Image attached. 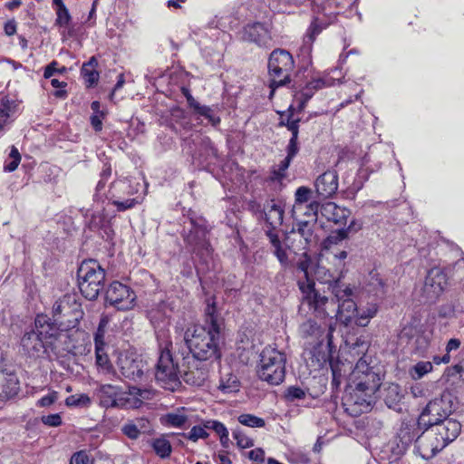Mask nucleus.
<instances>
[{
  "instance_id": "603ef678",
  "label": "nucleus",
  "mask_w": 464,
  "mask_h": 464,
  "mask_svg": "<svg viewBox=\"0 0 464 464\" xmlns=\"http://www.w3.org/2000/svg\"><path fill=\"white\" fill-rule=\"evenodd\" d=\"M316 19L313 21L311 24L308 32L304 37V44L311 45L313 42L315 40V37L322 32V27H320L317 23Z\"/></svg>"
},
{
  "instance_id": "5fc2aeb1",
  "label": "nucleus",
  "mask_w": 464,
  "mask_h": 464,
  "mask_svg": "<svg viewBox=\"0 0 464 464\" xmlns=\"http://www.w3.org/2000/svg\"><path fill=\"white\" fill-rule=\"evenodd\" d=\"M122 433L130 440H137L140 433L131 420H129L121 427Z\"/></svg>"
},
{
  "instance_id": "393cba45",
  "label": "nucleus",
  "mask_w": 464,
  "mask_h": 464,
  "mask_svg": "<svg viewBox=\"0 0 464 464\" xmlns=\"http://www.w3.org/2000/svg\"><path fill=\"white\" fill-rule=\"evenodd\" d=\"M218 350H181L182 367L194 366L206 367V362L210 359Z\"/></svg>"
},
{
  "instance_id": "052dcab7",
  "label": "nucleus",
  "mask_w": 464,
  "mask_h": 464,
  "mask_svg": "<svg viewBox=\"0 0 464 464\" xmlns=\"http://www.w3.org/2000/svg\"><path fill=\"white\" fill-rule=\"evenodd\" d=\"M58 399V392H52L46 396H44L37 401V405L40 407H47L52 405Z\"/></svg>"
},
{
  "instance_id": "680f3d73",
  "label": "nucleus",
  "mask_w": 464,
  "mask_h": 464,
  "mask_svg": "<svg viewBox=\"0 0 464 464\" xmlns=\"http://www.w3.org/2000/svg\"><path fill=\"white\" fill-rule=\"evenodd\" d=\"M10 107L5 102H0V131L9 118Z\"/></svg>"
},
{
  "instance_id": "dca6fc26",
  "label": "nucleus",
  "mask_w": 464,
  "mask_h": 464,
  "mask_svg": "<svg viewBox=\"0 0 464 464\" xmlns=\"http://www.w3.org/2000/svg\"><path fill=\"white\" fill-rule=\"evenodd\" d=\"M415 447L422 459H430L446 446L437 435L431 426L419 435L415 440Z\"/></svg>"
},
{
  "instance_id": "7ed1b4c3",
  "label": "nucleus",
  "mask_w": 464,
  "mask_h": 464,
  "mask_svg": "<svg viewBox=\"0 0 464 464\" xmlns=\"http://www.w3.org/2000/svg\"><path fill=\"white\" fill-rule=\"evenodd\" d=\"M324 269L321 266L317 267L315 272L318 276L317 278L324 280V283L329 285V288L337 302L338 314L336 318L343 324L348 325L353 318L357 319V314L359 313V308L352 298L353 290L350 285H346L340 281L341 276L334 278L329 275L327 278L320 277V274Z\"/></svg>"
},
{
  "instance_id": "ea45409f",
  "label": "nucleus",
  "mask_w": 464,
  "mask_h": 464,
  "mask_svg": "<svg viewBox=\"0 0 464 464\" xmlns=\"http://www.w3.org/2000/svg\"><path fill=\"white\" fill-rule=\"evenodd\" d=\"M164 421L167 425L175 427V428H182L188 421V416L181 413L179 410L176 412H170L164 416Z\"/></svg>"
},
{
  "instance_id": "bb28decb",
  "label": "nucleus",
  "mask_w": 464,
  "mask_h": 464,
  "mask_svg": "<svg viewBox=\"0 0 464 464\" xmlns=\"http://www.w3.org/2000/svg\"><path fill=\"white\" fill-rule=\"evenodd\" d=\"M263 213L268 229L275 231V229L283 224L285 211L275 199H271L266 203Z\"/></svg>"
},
{
  "instance_id": "49530a36",
  "label": "nucleus",
  "mask_w": 464,
  "mask_h": 464,
  "mask_svg": "<svg viewBox=\"0 0 464 464\" xmlns=\"http://www.w3.org/2000/svg\"><path fill=\"white\" fill-rule=\"evenodd\" d=\"M401 397L399 385L392 383L386 389L385 401L389 407L400 401Z\"/></svg>"
},
{
  "instance_id": "09e8293b",
  "label": "nucleus",
  "mask_w": 464,
  "mask_h": 464,
  "mask_svg": "<svg viewBox=\"0 0 464 464\" xmlns=\"http://www.w3.org/2000/svg\"><path fill=\"white\" fill-rule=\"evenodd\" d=\"M81 72L85 82L88 83V86H92L97 83L99 80V72L95 69H88L87 66H82Z\"/></svg>"
},
{
  "instance_id": "c85d7f7f",
  "label": "nucleus",
  "mask_w": 464,
  "mask_h": 464,
  "mask_svg": "<svg viewBox=\"0 0 464 464\" xmlns=\"http://www.w3.org/2000/svg\"><path fill=\"white\" fill-rule=\"evenodd\" d=\"M5 376L0 381V397L2 399H11L16 396L20 391V382L14 370L5 372Z\"/></svg>"
},
{
  "instance_id": "0eeeda50",
  "label": "nucleus",
  "mask_w": 464,
  "mask_h": 464,
  "mask_svg": "<svg viewBox=\"0 0 464 464\" xmlns=\"http://www.w3.org/2000/svg\"><path fill=\"white\" fill-rule=\"evenodd\" d=\"M62 336L67 337V334L59 333L47 315L38 314L34 320V328L24 334L21 345L23 348H48Z\"/></svg>"
},
{
  "instance_id": "4d7b16f0",
  "label": "nucleus",
  "mask_w": 464,
  "mask_h": 464,
  "mask_svg": "<svg viewBox=\"0 0 464 464\" xmlns=\"http://www.w3.org/2000/svg\"><path fill=\"white\" fill-rule=\"evenodd\" d=\"M131 421L137 427V430L140 434L150 433L151 431V426L148 419L137 418Z\"/></svg>"
},
{
  "instance_id": "c756f323",
  "label": "nucleus",
  "mask_w": 464,
  "mask_h": 464,
  "mask_svg": "<svg viewBox=\"0 0 464 464\" xmlns=\"http://www.w3.org/2000/svg\"><path fill=\"white\" fill-rule=\"evenodd\" d=\"M121 389L119 387L104 384L98 392L100 405L105 408H116Z\"/></svg>"
},
{
  "instance_id": "4be33fe9",
  "label": "nucleus",
  "mask_w": 464,
  "mask_h": 464,
  "mask_svg": "<svg viewBox=\"0 0 464 464\" xmlns=\"http://www.w3.org/2000/svg\"><path fill=\"white\" fill-rule=\"evenodd\" d=\"M431 427L445 446L455 440L461 431V424L454 419H446Z\"/></svg>"
},
{
  "instance_id": "37998d69",
  "label": "nucleus",
  "mask_w": 464,
  "mask_h": 464,
  "mask_svg": "<svg viewBox=\"0 0 464 464\" xmlns=\"http://www.w3.org/2000/svg\"><path fill=\"white\" fill-rule=\"evenodd\" d=\"M237 420L242 425L251 428H263L266 425L264 419L249 413L239 415Z\"/></svg>"
},
{
  "instance_id": "13d9d810",
  "label": "nucleus",
  "mask_w": 464,
  "mask_h": 464,
  "mask_svg": "<svg viewBox=\"0 0 464 464\" xmlns=\"http://www.w3.org/2000/svg\"><path fill=\"white\" fill-rule=\"evenodd\" d=\"M305 397V392L303 389L296 386H290L286 391V398L289 401L301 400Z\"/></svg>"
},
{
  "instance_id": "a878e982",
  "label": "nucleus",
  "mask_w": 464,
  "mask_h": 464,
  "mask_svg": "<svg viewBox=\"0 0 464 464\" xmlns=\"http://www.w3.org/2000/svg\"><path fill=\"white\" fill-rule=\"evenodd\" d=\"M321 214L328 221H332L335 225H343L347 223V219L351 215V211L336 205L334 202H326L321 206Z\"/></svg>"
},
{
  "instance_id": "79ce46f5",
  "label": "nucleus",
  "mask_w": 464,
  "mask_h": 464,
  "mask_svg": "<svg viewBox=\"0 0 464 464\" xmlns=\"http://www.w3.org/2000/svg\"><path fill=\"white\" fill-rule=\"evenodd\" d=\"M239 382L237 376L229 373L226 378H221L219 383V390L225 393H230L238 391Z\"/></svg>"
},
{
  "instance_id": "a19ab883",
  "label": "nucleus",
  "mask_w": 464,
  "mask_h": 464,
  "mask_svg": "<svg viewBox=\"0 0 464 464\" xmlns=\"http://www.w3.org/2000/svg\"><path fill=\"white\" fill-rule=\"evenodd\" d=\"M185 437L193 442H197L200 439H208L209 437V433L208 432V428L205 427V420H203L199 425L193 426L188 434H185Z\"/></svg>"
},
{
  "instance_id": "f8f14e48",
  "label": "nucleus",
  "mask_w": 464,
  "mask_h": 464,
  "mask_svg": "<svg viewBox=\"0 0 464 464\" xmlns=\"http://www.w3.org/2000/svg\"><path fill=\"white\" fill-rule=\"evenodd\" d=\"M452 412V401L450 396L442 395L431 400L422 411L419 424L433 426L446 419Z\"/></svg>"
},
{
  "instance_id": "6e6d98bb",
  "label": "nucleus",
  "mask_w": 464,
  "mask_h": 464,
  "mask_svg": "<svg viewBox=\"0 0 464 464\" xmlns=\"http://www.w3.org/2000/svg\"><path fill=\"white\" fill-rule=\"evenodd\" d=\"M56 24L59 26H67L71 21V14L67 9V7H63L62 9L56 10Z\"/></svg>"
},
{
  "instance_id": "2f4dec72",
  "label": "nucleus",
  "mask_w": 464,
  "mask_h": 464,
  "mask_svg": "<svg viewBox=\"0 0 464 464\" xmlns=\"http://www.w3.org/2000/svg\"><path fill=\"white\" fill-rule=\"evenodd\" d=\"M312 189L307 187H299L295 193V204L292 208V215L301 214L304 205L309 202L312 196Z\"/></svg>"
},
{
  "instance_id": "4468645a",
  "label": "nucleus",
  "mask_w": 464,
  "mask_h": 464,
  "mask_svg": "<svg viewBox=\"0 0 464 464\" xmlns=\"http://www.w3.org/2000/svg\"><path fill=\"white\" fill-rule=\"evenodd\" d=\"M135 293L121 282H112L105 292V301L118 310H129L133 307Z\"/></svg>"
},
{
  "instance_id": "c03bdc74",
  "label": "nucleus",
  "mask_w": 464,
  "mask_h": 464,
  "mask_svg": "<svg viewBox=\"0 0 464 464\" xmlns=\"http://www.w3.org/2000/svg\"><path fill=\"white\" fill-rule=\"evenodd\" d=\"M91 403V398L85 393L73 394L65 400V404L68 407H89Z\"/></svg>"
},
{
  "instance_id": "72a5a7b5",
  "label": "nucleus",
  "mask_w": 464,
  "mask_h": 464,
  "mask_svg": "<svg viewBox=\"0 0 464 464\" xmlns=\"http://www.w3.org/2000/svg\"><path fill=\"white\" fill-rule=\"evenodd\" d=\"M150 444L155 453L161 459L169 458L172 452V446L164 436L152 439Z\"/></svg>"
},
{
  "instance_id": "c9c22d12",
  "label": "nucleus",
  "mask_w": 464,
  "mask_h": 464,
  "mask_svg": "<svg viewBox=\"0 0 464 464\" xmlns=\"http://www.w3.org/2000/svg\"><path fill=\"white\" fill-rule=\"evenodd\" d=\"M456 312L464 313V305L460 304V298L456 302H450L442 304L439 309V316L441 318H451Z\"/></svg>"
},
{
  "instance_id": "0e129e2a",
  "label": "nucleus",
  "mask_w": 464,
  "mask_h": 464,
  "mask_svg": "<svg viewBox=\"0 0 464 464\" xmlns=\"http://www.w3.org/2000/svg\"><path fill=\"white\" fill-rule=\"evenodd\" d=\"M297 140L298 138H291L287 145L286 158H289L290 160H293L299 150Z\"/></svg>"
},
{
  "instance_id": "cd10ccee",
  "label": "nucleus",
  "mask_w": 464,
  "mask_h": 464,
  "mask_svg": "<svg viewBox=\"0 0 464 464\" xmlns=\"http://www.w3.org/2000/svg\"><path fill=\"white\" fill-rule=\"evenodd\" d=\"M265 233L271 245L272 253L277 258L280 265L284 268H286L289 265V258L286 253V248L290 246H284L278 235L275 231H272L271 229H266Z\"/></svg>"
},
{
  "instance_id": "e433bc0d",
  "label": "nucleus",
  "mask_w": 464,
  "mask_h": 464,
  "mask_svg": "<svg viewBox=\"0 0 464 464\" xmlns=\"http://www.w3.org/2000/svg\"><path fill=\"white\" fill-rule=\"evenodd\" d=\"M312 265V258L307 255V253H303L296 264V267L299 271L304 273V277L305 279L304 280V283L314 282L309 276ZM299 282H303V280H299L298 283Z\"/></svg>"
},
{
  "instance_id": "f704fd0d",
  "label": "nucleus",
  "mask_w": 464,
  "mask_h": 464,
  "mask_svg": "<svg viewBox=\"0 0 464 464\" xmlns=\"http://www.w3.org/2000/svg\"><path fill=\"white\" fill-rule=\"evenodd\" d=\"M377 311L378 305L376 303H369L365 307L359 308L356 324L360 326H366L369 320L376 315Z\"/></svg>"
},
{
  "instance_id": "f03ea898",
  "label": "nucleus",
  "mask_w": 464,
  "mask_h": 464,
  "mask_svg": "<svg viewBox=\"0 0 464 464\" xmlns=\"http://www.w3.org/2000/svg\"><path fill=\"white\" fill-rule=\"evenodd\" d=\"M206 325L208 330L202 326H194L193 329L188 328L184 335V341L187 348H199L203 341L202 336L207 334L209 342L206 343L207 348H218L221 336L222 320L217 315V307L214 298L208 299L205 310Z\"/></svg>"
},
{
  "instance_id": "7c9ffc66",
  "label": "nucleus",
  "mask_w": 464,
  "mask_h": 464,
  "mask_svg": "<svg viewBox=\"0 0 464 464\" xmlns=\"http://www.w3.org/2000/svg\"><path fill=\"white\" fill-rule=\"evenodd\" d=\"M183 380L186 383L200 387L203 386L207 377H208V369L207 367L202 366H194L193 368L183 367Z\"/></svg>"
},
{
  "instance_id": "423d86ee",
  "label": "nucleus",
  "mask_w": 464,
  "mask_h": 464,
  "mask_svg": "<svg viewBox=\"0 0 464 464\" xmlns=\"http://www.w3.org/2000/svg\"><path fill=\"white\" fill-rule=\"evenodd\" d=\"M52 323L58 328V332H67L78 326L83 316L82 304L74 295H64L58 299L53 306Z\"/></svg>"
},
{
  "instance_id": "39448f33",
  "label": "nucleus",
  "mask_w": 464,
  "mask_h": 464,
  "mask_svg": "<svg viewBox=\"0 0 464 464\" xmlns=\"http://www.w3.org/2000/svg\"><path fill=\"white\" fill-rule=\"evenodd\" d=\"M105 270L94 259L84 260L77 271L81 294L88 300H96L103 289Z\"/></svg>"
},
{
  "instance_id": "a211bd4d",
  "label": "nucleus",
  "mask_w": 464,
  "mask_h": 464,
  "mask_svg": "<svg viewBox=\"0 0 464 464\" xmlns=\"http://www.w3.org/2000/svg\"><path fill=\"white\" fill-rule=\"evenodd\" d=\"M112 355L117 358V364L124 377L136 380L142 376L143 371L140 367V361L134 357V353L130 350H114Z\"/></svg>"
},
{
  "instance_id": "3c124183",
  "label": "nucleus",
  "mask_w": 464,
  "mask_h": 464,
  "mask_svg": "<svg viewBox=\"0 0 464 464\" xmlns=\"http://www.w3.org/2000/svg\"><path fill=\"white\" fill-rule=\"evenodd\" d=\"M95 353L97 365L109 371L111 368V362L106 350H95Z\"/></svg>"
},
{
  "instance_id": "5701e85b",
  "label": "nucleus",
  "mask_w": 464,
  "mask_h": 464,
  "mask_svg": "<svg viewBox=\"0 0 464 464\" xmlns=\"http://www.w3.org/2000/svg\"><path fill=\"white\" fill-rule=\"evenodd\" d=\"M148 391L137 387L130 388L129 392L120 391L116 408L137 409L142 404V399H147Z\"/></svg>"
},
{
  "instance_id": "9b49d317",
  "label": "nucleus",
  "mask_w": 464,
  "mask_h": 464,
  "mask_svg": "<svg viewBox=\"0 0 464 464\" xmlns=\"http://www.w3.org/2000/svg\"><path fill=\"white\" fill-rule=\"evenodd\" d=\"M432 333L422 329L416 321L405 325L398 334L397 345L401 348H427L435 345L431 341Z\"/></svg>"
},
{
  "instance_id": "1a4fd4ad",
  "label": "nucleus",
  "mask_w": 464,
  "mask_h": 464,
  "mask_svg": "<svg viewBox=\"0 0 464 464\" xmlns=\"http://www.w3.org/2000/svg\"><path fill=\"white\" fill-rule=\"evenodd\" d=\"M294 67L295 62L288 51L276 49L271 53L268 60L270 98L274 95L276 88L285 86L291 82L290 75Z\"/></svg>"
},
{
  "instance_id": "6ab92c4d",
  "label": "nucleus",
  "mask_w": 464,
  "mask_h": 464,
  "mask_svg": "<svg viewBox=\"0 0 464 464\" xmlns=\"http://www.w3.org/2000/svg\"><path fill=\"white\" fill-rule=\"evenodd\" d=\"M242 39L255 43L259 46H266L271 41V33L267 26L261 23H254L244 27Z\"/></svg>"
},
{
  "instance_id": "4c0bfd02",
  "label": "nucleus",
  "mask_w": 464,
  "mask_h": 464,
  "mask_svg": "<svg viewBox=\"0 0 464 464\" xmlns=\"http://www.w3.org/2000/svg\"><path fill=\"white\" fill-rule=\"evenodd\" d=\"M108 324L109 320L106 317H102L100 320L97 331L94 334L95 348H102L109 344V343L105 341Z\"/></svg>"
},
{
  "instance_id": "412c9836",
  "label": "nucleus",
  "mask_w": 464,
  "mask_h": 464,
  "mask_svg": "<svg viewBox=\"0 0 464 464\" xmlns=\"http://www.w3.org/2000/svg\"><path fill=\"white\" fill-rule=\"evenodd\" d=\"M299 336L313 348H318L323 345L324 337L322 328L312 319H308L300 324L298 329Z\"/></svg>"
},
{
  "instance_id": "58836bf2",
  "label": "nucleus",
  "mask_w": 464,
  "mask_h": 464,
  "mask_svg": "<svg viewBox=\"0 0 464 464\" xmlns=\"http://www.w3.org/2000/svg\"><path fill=\"white\" fill-rule=\"evenodd\" d=\"M361 228L360 225H357L355 220L351 221L350 225L346 228L337 229L329 237V240L337 243L348 237L349 233L356 232Z\"/></svg>"
},
{
  "instance_id": "bf43d9fd",
  "label": "nucleus",
  "mask_w": 464,
  "mask_h": 464,
  "mask_svg": "<svg viewBox=\"0 0 464 464\" xmlns=\"http://www.w3.org/2000/svg\"><path fill=\"white\" fill-rule=\"evenodd\" d=\"M41 420L44 424L50 427H58L62 424V418L58 413L43 416Z\"/></svg>"
},
{
  "instance_id": "864d4df0",
  "label": "nucleus",
  "mask_w": 464,
  "mask_h": 464,
  "mask_svg": "<svg viewBox=\"0 0 464 464\" xmlns=\"http://www.w3.org/2000/svg\"><path fill=\"white\" fill-rule=\"evenodd\" d=\"M233 437L237 440V445L241 449H247L254 445L253 440L239 430H235Z\"/></svg>"
},
{
  "instance_id": "774afa93",
  "label": "nucleus",
  "mask_w": 464,
  "mask_h": 464,
  "mask_svg": "<svg viewBox=\"0 0 464 464\" xmlns=\"http://www.w3.org/2000/svg\"><path fill=\"white\" fill-rule=\"evenodd\" d=\"M192 109L199 115H202L207 118V116H209V112H212V110L210 107L206 105H201L198 102L195 103V105L192 107Z\"/></svg>"
},
{
  "instance_id": "aec40b11",
  "label": "nucleus",
  "mask_w": 464,
  "mask_h": 464,
  "mask_svg": "<svg viewBox=\"0 0 464 464\" xmlns=\"http://www.w3.org/2000/svg\"><path fill=\"white\" fill-rule=\"evenodd\" d=\"M338 174L334 169H328L320 175L314 183L319 197L327 198L332 197L338 189Z\"/></svg>"
},
{
  "instance_id": "2eb2a0df",
  "label": "nucleus",
  "mask_w": 464,
  "mask_h": 464,
  "mask_svg": "<svg viewBox=\"0 0 464 464\" xmlns=\"http://www.w3.org/2000/svg\"><path fill=\"white\" fill-rule=\"evenodd\" d=\"M190 223L191 228L184 237L185 242L189 245L197 254L209 256L212 252V247L207 238L208 230L205 225V221L202 219H191Z\"/></svg>"
},
{
  "instance_id": "9d476101",
  "label": "nucleus",
  "mask_w": 464,
  "mask_h": 464,
  "mask_svg": "<svg viewBox=\"0 0 464 464\" xmlns=\"http://www.w3.org/2000/svg\"><path fill=\"white\" fill-rule=\"evenodd\" d=\"M298 287L303 294L304 300L306 301L310 309L314 311L316 316L321 318L336 317L338 314L336 299L329 300L328 297L322 295L314 288V282H299Z\"/></svg>"
},
{
  "instance_id": "de8ad7c7",
  "label": "nucleus",
  "mask_w": 464,
  "mask_h": 464,
  "mask_svg": "<svg viewBox=\"0 0 464 464\" xmlns=\"http://www.w3.org/2000/svg\"><path fill=\"white\" fill-rule=\"evenodd\" d=\"M292 160L285 158L272 172V179L281 180L285 177V170L288 169Z\"/></svg>"
},
{
  "instance_id": "a18cd8bd",
  "label": "nucleus",
  "mask_w": 464,
  "mask_h": 464,
  "mask_svg": "<svg viewBox=\"0 0 464 464\" xmlns=\"http://www.w3.org/2000/svg\"><path fill=\"white\" fill-rule=\"evenodd\" d=\"M431 371L432 364L430 362H420L410 370V374L413 380H419Z\"/></svg>"
},
{
  "instance_id": "338daca9",
  "label": "nucleus",
  "mask_w": 464,
  "mask_h": 464,
  "mask_svg": "<svg viewBox=\"0 0 464 464\" xmlns=\"http://www.w3.org/2000/svg\"><path fill=\"white\" fill-rule=\"evenodd\" d=\"M248 458L254 461L263 462L265 459V451L260 448H256L248 452Z\"/></svg>"
},
{
  "instance_id": "ddd939ff",
  "label": "nucleus",
  "mask_w": 464,
  "mask_h": 464,
  "mask_svg": "<svg viewBox=\"0 0 464 464\" xmlns=\"http://www.w3.org/2000/svg\"><path fill=\"white\" fill-rule=\"evenodd\" d=\"M448 285V277L445 272L440 267H432L428 271L421 295L426 302H435L444 292Z\"/></svg>"
},
{
  "instance_id": "69168bd1",
  "label": "nucleus",
  "mask_w": 464,
  "mask_h": 464,
  "mask_svg": "<svg viewBox=\"0 0 464 464\" xmlns=\"http://www.w3.org/2000/svg\"><path fill=\"white\" fill-rule=\"evenodd\" d=\"M88 456L83 451L74 453L70 460V464H88Z\"/></svg>"
},
{
  "instance_id": "f257e3e1",
  "label": "nucleus",
  "mask_w": 464,
  "mask_h": 464,
  "mask_svg": "<svg viewBox=\"0 0 464 464\" xmlns=\"http://www.w3.org/2000/svg\"><path fill=\"white\" fill-rule=\"evenodd\" d=\"M381 384L382 376L379 368L374 363L372 355L366 351L358 360L350 375L349 387L353 391L351 397L355 404L369 409L373 395L380 389Z\"/></svg>"
},
{
  "instance_id": "e2e57ef3",
  "label": "nucleus",
  "mask_w": 464,
  "mask_h": 464,
  "mask_svg": "<svg viewBox=\"0 0 464 464\" xmlns=\"http://www.w3.org/2000/svg\"><path fill=\"white\" fill-rule=\"evenodd\" d=\"M13 370L12 362L7 359L5 353L0 350V372L5 373Z\"/></svg>"
},
{
  "instance_id": "8fccbe9b",
  "label": "nucleus",
  "mask_w": 464,
  "mask_h": 464,
  "mask_svg": "<svg viewBox=\"0 0 464 464\" xmlns=\"http://www.w3.org/2000/svg\"><path fill=\"white\" fill-rule=\"evenodd\" d=\"M111 203L117 208L118 211H125L132 208L139 203V201L136 198L121 199V198H117L112 199Z\"/></svg>"
},
{
  "instance_id": "6e6552de",
  "label": "nucleus",
  "mask_w": 464,
  "mask_h": 464,
  "mask_svg": "<svg viewBox=\"0 0 464 464\" xmlns=\"http://www.w3.org/2000/svg\"><path fill=\"white\" fill-rule=\"evenodd\" d=\"M285 354L280 350H261L256 370L259 379L271 385L283 382L285 375Z\"/></svg>"
},
{
  "instance_id": "f3484780",
  "label": "nucleus",
  "mask_w": 464,
  "mask_h": 464,
  "mask_svg": "<svg viewBox=\"0 0 464 464\" xmlns=\"http://www.w3.org/2000/svg\"><path fill=\"white\" fill-rule=\"evenodd\" d=\"M308 208L309 218H302L301 214L292 215L294 219L296 221V231L294 227L291 233L294 235L297 233L304 239V242L300 241L303 248H304L312 240L314 227L317 221L319 204L316 201L310 202Z\"/></svg>"
},
{
  "instance_id": "473e14b6",
  "label": "nucleus",
  "mask_w": 464,
  "mask_h": 464,
  "mask_svg": "<svg viewBox=\"0 0 464 464\" xmlns=\"http://www.w3.org/2000/svg\"><path fill=\"white\" fill-rule=\"evenodd\" d=\"M205 427L208 428V430H213L219 437L220 443L224 448L228 447L229 433L222 422L216 420H206Z\"/></svg>"
},
{
  "instance_id": "20e7f679",
  "label": "nucleus",
  "mask_w": 464,
  "mask_h": 464,
  "mask_svg": "<svg viewBox=\"0 0 464 464\" xmlns=\"http://www.w3.org/2000/svg\"><path fill=\"white\" fill-rule=\"evenodd\" d=\"M181 350H160L156 364L155 378L159 384L174 392L181 385L179 380Z\"/></svg>"
},
{
  "instance_id": "b1692460",
  "label": "nucleus",
  "mask_w": 464,
  "mask_h": 464,
  "mask_svg": "<svg viewBox=\"0 0 464 464\" xmlns=\"http://www.w3.org/2000/svg\"><path fill=\"white\" fill-rule=\"evenodd\" d=\"M351 350H328V360L332 369L334 379L341 376L345 367L351 368L352 362L349 360Z\"/></svg>"
}]
</instances>
